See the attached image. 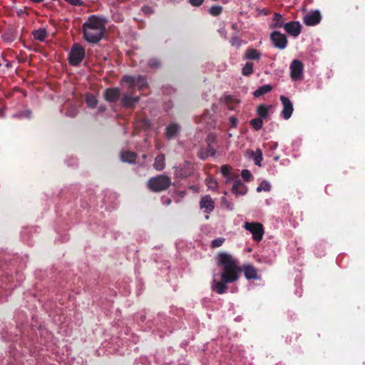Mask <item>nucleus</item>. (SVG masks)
<instances>
[{"label":"nucleus","instance_id":"nucleus-1","mask_svg":"<svg viewBox=\"0 0 365 365\" xmlns=\"http://www.w3.org/2000/svg\"><path fill=\"white\" fill-rule=\"evenodd\" d=\"M216 263L221 267L220 279H213L211 289L218 294L227 292V284L233 283L240 278V273L243 270L247 279H259L257 269L251 264L244 265L242 268L237 264V261L230 254L219 252L216 257Z\"/></svg>","mask_w":365,"mask_h":365},{"label":"nucleus","instance_id":"nucleus-2","mask_svg":"<svg viewBox=\"0 0 365 365\" xmlns=\"http://www.w3.org/2000/svg\"><path fill=\"white\" fill-rule=\"evenodd\" d=\"M105 30L104 20L96 15L89 16L83 24V38L91 43L99 42L103 38Z\"/></svg>","mask_w":365,"mask_h":365},{"label":"nucleus","instance_id":"nucleus-3","mask_svg":"<svg viewBox=\"0 0 365 365\" xmlns=\"http://www.w3.org/2000/svg\"><path fill=\"white\" fill-rule=\"evenodd\" d=\"M170 178L165 175H158L150 178L147 182L148 188L153 192H160L169 188L171 185Z\"/></svg>","mask_w":365,"mask_h":365},{"label":"nucleus","instance_id":"nucleus-4","mask_svg":"<svg viewBox=\"0 0 365 365\" xmlns=\"http://www.w3.org/2000/svg\"><path fill=\"white\" fill-rule=\"evenodd\" d=\"M85 49L79 44L74 43L68 56V62L71 66H78L85 57Z\"/></svg>","mask_w":365,"mask_h":365},{"label":"nucleus","instance_id":"nucleus-5","mask_svg":"<svg viewBox=\"0 0 365 365\" xmlns=\"http://www.w3.org/2000/svg\"><path fill=\"white\" fill-rule=\"evenodd\" d=\"M244 228L252 233V238L255 241L260 242L262 240L264 233L262 224L259 222H246L244 224Z\"/></svg>","mask_w":365,"mask_h":365},{"label":"nucleus","instance_id":"nucleus-6","mask_svg":"<svg viewBox=\"0 0 365 365\" xmlns=\"http://www.w3.org/2000/svg\"><path fill=\"white\" fill-rule=\"evenodd\" d=\"M270 39L273 46L279 49H284L287 45V36L279 31H274L270 35Z\"/></svg>","mask_w":365,"mask_h":365},{"label":"nucleus","instance_id":"nucleus-7","mask_svg":"<svg viewBox=\"0 0 365 365\" xmlns=\"http://www.w3.org/2000/svg\"><path fill=\"white\" fill-rule=\"evenodd\" d=\"M304 69L303 63L297 60L292 61L290 65V76L293 80H300L302 77Z\"/></svg>","mask_w":365,"mask_h":365},{"label":"nucleus","instance_id":"nucleus-8","mask_svg":"<svg viewBox=\"0 0 365 365\" xmlns=\"http://www.w3.org/2000/svg\"><path fill=\"white\" fill-rule=\"evenodd\" d=\"M279 99L283 106V109L281 112V115L284 119L288 120L292 116L294 110L293 104L291 102V101L284 96H281Z\"/></svg>","mask_w":365,"mask_h":365},{"label":"nucleus","instance_id":"nucleus-9","mask_svg":"<svg viewBox=\"0 0 365 365\" xmlns=\"http://www.w3.org/2000/svg\"><path fill=\"white\" fill-rule=\"evenodd\" d=\"M322 16L319 10L312 11L303 17V22L309 26H315L320 23Z\"/></svg>","mask_w":365,"mask_h":365},{"label":"nucleus","instance_id":"nucleus-10","mask_svg":"<svg viewBox=\"0 0 365 365\" xmlns=\"http://www.w3.org/2000/svg\"><path fill=\"white\" fill-rule=\"evenodd\" d=\"M284 29L287 34L294 37L298 36L302 31V26L299 21H289L284 26Z\"/></svg>","mask_w":365,"mask_h":365},{"label":"nucleus","instance_id":"nucleus-11","mask_svg":"<svg viewBox=\"0 0 365 365\" xmlns=\"http://www.w3.org/2000/svg\"><path fill=\"white\" fill-rule=\"evenodd\" d=\"M192 173L191 165L186 162L182 166L176 167L175 169V175L179 178H186Z\"/></svg>","mask_w":365,"mask_h":365},{"label":"nucleus","instance_id":"nucleus-12","mask_svg":"<svg viewBox=\"0 0 365 365\" xmlns=\"http://www.w3.org/2000/svg\"><path fill=\"white\" fill-rule=\"evenodd\" d=\"M120 96V92L118 88H109L104 91L103 97L108 102L115 103Z\"/></svg>","mask_w":365,"mask_h":365},{"label":"nucleus","instance_id":"nucleus-13","mask_svg":"<svg viewBox=\"0 0 365 365\" xmlns=\"http://www.w3.org/2000/svg\"><path fill=\"white\" fill-rule=\"evenodd\" d=\"M200 206L201 209H205L206 213H210L215 208V202L210 195H205L201 198Z\"/></svg>","mask_w":365,"mask_h":365},{"label":"nucleus","instance_id":"nucleus-14","mask_svg":"<svg viewBox=\"0 0 365 365\" xmlns=\"http://www.w3.org/2000/svg\"><path fill=\"white\" fill-rule=\"evenodd\" d=\"M231 190L236 196L245 195L247 192V187L241 180H236L234 181Z\"/></svg>","mask_w":365,"mask_h":365},{"label":"nucleus","instance_id":"nucleus-15","mask_svg":"<svg viewBox=\"0 0 365 365\" xmlns=\"http://www.w3.org/2000/svg\"><path fill=\"white\" fill-rule=\"evenodd\" d=\"M216 150L212 145H207V148H201L197 153V156L202 160H206L209 157H212L215 155Z\"/></svg>","mask_w":365,"mask_h":365},{"label":"nucleus","instance_id":"nucleus-16","mask_svg":"<svg viewBox=\"0 0 365 365\" xmlns=\"http://www.w3.org/2000/svg\"><path fill=\"white\" fill-rule=\"evenodd\" d=\"M138 101V97H133L128 95H124L121 98V104L128 108H133Z\"/></svg>","mask_w":365,"mask_h":365},{"label":"nucleus","instance_id":"nucleus-17","mask_svg":"<svg viewBox=\"0 0 365 365\" xmlns=\"http://www.w3.org/2000/svg\"><path fill=\"white\" fill-rule=\"evenodd\" d=\"M180 126L177 123H171L166 127L165 135L168 138L171 139L175 137L180 130Z\"/></svg>","mask_w":365,"mask_h":365},{"label":"nucleus","instance_id":"nucleus-18","mask_svg":"<svg viewBox=\"0 0 365 365\" xmlns=\"http://www.w3.org/2000/svg\"><path fill=\"white\" fill-rule=\"evenodd\" d=\"M137 158V154L132 151H123L120 155L122 161L128 163H135Z\"/></svg>","mask_w":365,"mask_h":365},{"label":"nucleus","instance_id":"nucleus-19","mask_svg":"<svg viewBox=\"0 0 365 365\" xmlns=\"http://www.w3.org/2000/svg\"><path fill=\"white\" fill-rule=\"evenodd\" d=\"M262 53L257 49L249 48L246 50L245 58L250 60L258 61L260 59Z\"/></svg>","mask_w":365,"mask_h":365},{"label":"nucleus","instance_id":"nucleus-20","mask_svg":"<svg viewBox=\"0 0 365 365\" xmlns=\"http://www.w3.org/2000/svg\"><path fill=\"white\" fill-rule=\"evenodd\" d=\"M165 167V157L163 154L158 155L153 163V168L158 171L163 170Z\"/></svg>","mask_w":365,"mask_h":365},{"label":"nucleus","instance_id":"nucleus-21","mask_svg":"<svg viewBox=\"0 0 365 365\" xmlns=\"http://www.w3.org/2000/svg\"><path fill=\"white\" fill-rule=\"evenodd\" d=\"M272 108V106H265L260 104L257 108V114L262 119H264L268 116L269 110Z\"/></svg>","mask_w":365,"mask_h":365},{"label":"nucleus","instance_id":"nucleus-22","mask_svg":"<svg viewBox=\"0 0 365 365\" xmlns=\"http://www.w3.org/2000/svg\"><path fill=\"white\" fill-rule=\"evenodd\" d=\"M272 90V87L270 85H264L262 86H260L258 88L255 92H254V96L256 98L260 97L266 93H268Z\"/></svg>","mask_w":365,"mask_h":365},{"label":"nucleus","instance_id":"nucleus-23","mask_svg":"<svg viewBox=\"0 0 365 365\" xmlns=\"http://www.w3.org/2000/svg\"><path fill=\"white\" fill-rule=\"evenodd\" d=\"M33 36L34 39L40 41L41 42L44 41L46 36L47 32L45 29H38L33 31Z\"/></svg>","mask_w":365,"mask_h":365},{"label":"nucleus","instance_id":"nucleus-24","mask_svg":"<svg viewBox=\"0 0 365 365\" xmlns=\"http://www.w3.org/2000/svg\"><path fill=\"white\" fill-rule=\"evenodd\" d=\"M273 21L274 24L272 26V28H284L285 24L284 23L283 16L281 14L274 13L273 16Z\"/></svg>","mask_w":365,"mask_h":365},{"label":"nucleus","instance_id":"nucleus-25","mask_svg":"<svg viewBox=\"0 0 365 365\" xmlns=\"http://www.w3.org/2000/svg\"><path fill=\"white\" fill-rule=\"evenodd\" d=\"M135 86H138L140 90H143L148 86L147 79L145 76H138L136 77Z\"/></svg>","mask_w":365,"mask_h":365},{"label":"nucleus","instance_id":"nucleus-26","mask_svg":"<svg viewBox=\"0 0 365 365\" xmlns=\"http://www.w3.org/2000/svg\"><path fill=\"white\" fill-rule=\"evenodd\" d=\"M86 102L88 107L94 108L98 104V100L96 96L91 93H88L86 96Z\"/></svg>","mask_w":365,"mask_h":365},{"label":"nucleus","instance_id":"nucleus-27","mask_svg":"<svg viewBox=\"0 0 365 365\" xmlns=\"http://www.w3.org/2000/svg\"><path fill=\"white\" fill-rule=\"evenodd\" d=\"M251 155L254 157L255 163L257 165L261 166V162L263 159L262 150L257 148L256 152L251 151Z\"/></svg>","mask_w":365,"mask_h":365},{"label":"nucleus","instance_id":"nucleus-28","mask_svg":"<svg viewBox=\"0 0 365 365\" xmlns=\"http://www.w3.org/2000/svg\"><path fill=\"white\" fill-rule=\"evenodd\" d=\"M254 64L252 62L248 61L242 68V73L243 76H249L253 73Z\"/></svg>","mask_w":365,"mask_h":365},{"label":"nucleus","instance_id":"nucleus-29","mask_svg":"<svg viewBox=\"0 0 365 365\" xmlns=\"http://www.w3.org/2000/svg\"><path fill=\"white\" fill-rule=\"evenodd\" d=\"M250 124L255 130H259L262 128L263 120L261 118L257 117L252 119Z\"/></svg>","mask_w":365,"mask_h":365},{"label":"nucleus","instance_id":"nucleus-30","mask_svg":"<svg viewBox=\"0 0 365 365\" xmlns=\"http://www.w3.org/2000/svg\"><path fill=\"white\" fill-rule=\"evenodd\" d=\"M222 6H212L209 9L208 12L212 16H218L222 14Z\"/></svg>","mask_w":365,"mask_h":365},{"label":"nucleus","instance_id":"nucleus-31","mask_svg":"<svg viewBox=\"0 0 365 365\" xmlns=\"http://www.w3.org/2000/svg\"><path fill=\"white\" fill-rule=\"evenodd\" d=\"M136 77L125 75L123 76L122 81L130 84V88L132 89L135 86Z\"/></svg>","mask_w":365,"mask_h":365},{"label":"nucleus","instance_id":"nucleus-32","mask_svg":"<svg viewBox=\"0 0 365 365\" xmlns=\"http://www.w3.org/2000/svg\"><path fill=\"white\" fill-rule=\"evenodd\" d=\"M230 170H231V168L229 165H223L221 167L222 175L225 178H227V180H226V183H228L231 180V178L229 177L230 173Z\"/></svg>","mask_w":365,"mask_h":365},{"label":"nucleus","instance_id":"nucleus-33","mask_svg":"<svg viewBox=\"0 0 365 365\" xmlns=\"http://www.w3.org/2000/svg\"><path fill=\"white\" fill-rule=\"evenodd\" d=\"M148 65L152 68H158L161 66V63L159 59L156 58H152L149 59Z\"/></svg>","mask_w":365,"mask_h":365},{"label":"nucleus","instance_id":"nucleus-34","mask_svg":"<svg viewBox=\"0 0 365 365\" xmlns=\"http://www.w3.org/2000/svg\"><path fill=\"white\" fill-rule=\"evenodd\" d=\"M206 185L210 189L214 190L217 187V182L214 178L210 176L206 179Z\"/></svg>","mask_w":365,"mask_h":365},{"label":"nucleus","instance_id":"nucleus-35","mask_svg":"<svg viewBox=\"0 0 365 365\" xmlns=\"http://www.w3.org/2000/svg\"><path fill=\"white\" fill-rule=\"evenodd\" d=\"M225 240L223 237H219V238L213 240L211 242V247L216 248V247H219L222 246V244L224 243Z\"/></svg>","mask_w":365,"mask_h":365},{"label":"nucleus","instance_id":"nucleus-36","mask_svg":"<svg viewBox=\"0 0 365 365\" xmlns=\"http://www.w3.org/2000/svg\"><path fill=\"white\" fill-rule=\"evenodd\" d=\"M270 185L268 182L267 181H262L261 182V184L259 185V186L257 187V192H260L262 190H264V191H269L270 190Z\"/></svg>","mask_w":365,"mask_h":365},{"label":"nucleus","instance_id":"nucleus-37","mask_svg":"<svg viewBox=\"0 0 365 365\" xmlns=\"http://www.w3.org/2000/svg\"><path fill=\"white\" fill-rule=\"evenodd\" d=\"M242 41L237 36H233L230 39V43L232 46L239 48L241 46Z\"/></svg>","mask_w":365,"mask_h":365},{"label":"nucleus","instance_id":"nucleus-38","mask_svg":"<svg viewBox=\"0 0 365 365\" xmlns=\"http://www.w3.org/2000/svg\"><path fill=\"white\" fill-rule=\"evenodd\" d=\"M242 178L245 181H250L252 178V174L248 170H243L241 173Z\"/></svg>","mask_w":365,"mask_h":365},{"label":"nucleus","instance_id":"nucleus-39","mask_svg":"<svg viewBox=\"0 0 365 365\" xmlns=\"http://www.w3.org/2000/svg\"><path fill=\"white\" fill-rule=\"evenodd\" d=\"M141 10L145 14L148 16H150L154 13V10L150 6H143Z\"/></svg>","mask_w":365,"mask_h":365},{"label":"nucleus","instance_id":"nucleus-40","mask_svg":"<svg viewBox=\"0 0 365 365\" xmlns=\"http://www.w3.org/2000/svg\"><path fill=\"white\" fill-rule=\"evenodd\" d=\"M205 0H189V3L192 6H195V7H197V6H200L202 4V3L204 2Z\"/></svg>","mask_w":365,"mask_h":365},{"label":"nucleus","instance_id":"nucleus-41","mask_svg":"<svg viewBox=\"0 0 365 365\" xmlns=\"http://www.w3.org/2000/svg\"><path fill=\"white\" fill-rule=\"evenodd\" d=\"M215 141V136L212 134H210L207 135L206 138V142L207 145H211L213 142Z\"/></svg>","mask_w":365,"mask_h":365},{"label":"nucleus","instance_id":"nucleus-42","mask_svg":"<svg viewBox=\"0 0 365 365\" xmlns=\"http://www.w3.org/2000/svg\"><path fill=\"white\" fill-rule=\"evenodd\" d=\"M222 203L226 206V207L229 210L232 209V205H231L230 202H228L227 200L225 197H222Z\"/></svg>","mask_w":365,"mask_h":365},{"label":"nucleus","instance_id":"nucleus-43","mask_svg":"<svg viewBox=\"0 0 365 365\" xmlns=\"http://www.w3.org/2000/svg\"><path fill=\"white\" fill-rule=\"evenodd\" d=\"M230 122L232 127L235 128L237 125L238 120L237 118L232 116L230 118Z\"/></svg>","mask_w":365,"mask_h":365},{"label":"nucleus","instance_id":"nucleus-44","mask_svg":"<svg viewBox=\"0 0 365 365\" xmlns=\"http://www.w3.org/2000/svg\"><path fill=\"white\" fill-rule=\"evenodd\" d=\"M21 115L27 118H31L32 115V112L31 110H26L21 113Z\"/></svg>","mask_w":365,"mask_h":365},{"label":"nucleus","instance_id":"nucleus-45","mask_svg":"<svg viewBox=\"0 0 365 365\" xmlns=\"http://www.w3.org/2000/svg\"><path fill=\"white\" fill-rule=\"evenodd\" d=\"M66 1L74 6L81 5V4H82L81 0H66Z\"/></svg>","mask_w":365,"mask_h":365},{"label":"nucleus","instance_id":"nucleus-46","mask_svg":"<svg viewBox=\"0 0 365 365\" xmlns=\"http://www.w3.org/2000/svg\"><path fill=\"white\" fill-rule=\"evenodd\" d=\"M277 146V143H272V146H271V148H276Z\"/></svg>","mask_w":365,"mask_h":365},{"label":"nucleus","instance_id":"nucleus-47","mask_svg":"<svg viewBox=\"0 0 365 365\" xmlns=\"http://www.w3.org/2000/svg\"><path fill=\"white\" fill-rule=\"evenodd\" d=\"M170 203H171V200H170V199H168V200H167V204H168V205H169V204H170Z\"/></svg>","mask_w":365,"mask_h":365},{"label":"nucleus","instance_id":"nucleus-48","mask_svg":"<svg viewBox=\"0 0 365 365\" xmlns=\"http://www.w3.org/2000/svg\"><path fill=\"white\" fill-rule=\"evenodd\" d=\"M99 109H100L101 111H103V110H105V108L101 107Z\"/></svg>","mask_w":365,"mask_h":365},{"label":"nucleus","instance_id":"nucleus-49","mask_svg":"<svg viewBox=\"0 0 365 365\" xmlns=\"http://www.w3.org/2000/svg\"><path fill=\"white\" fill-rule=\"evenodd\" d=\"M278 160H279V157H275V158H274V160H275V161H277Z\"/></svg>","mask_w":365,"mask_h":365},{"label":"nucleus","instance_id":"nucleus-50","mask_svg":"<svg viewBox=\"0 0 365 365\" xmlns=\"http://www.w3.org/2000/svg\"><path fill=\"white\" fill-rule=\"evenodd\" d=\"M1 66V63H0V66Z\"/></svg>","mask_w":365,"mask_h":365}]
</instances>
